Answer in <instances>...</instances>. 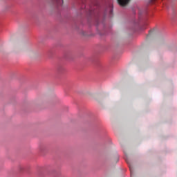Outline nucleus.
Listing matches in <instances>:
<instances>
[{
  "instance_id": "2",
  "label": "nucleus",
  "mask_w": 177,
  "mask_h": 177,
  "mask_svg": "<svg viewBox=\"0 0 177 177\" xmlns=\"http://www.w3.org/2000/svg\"><path fill=\"white\" fill-rule=\"evenodd\" d=\"M130 1L131 0H118V3H119L120 6H127Z\"/></svg>"
},
{
  "instance_id": "5",
  "label": "nucleus",
  "mask_w": 177,
  "mask_h": 177,
  "mask_svg": "<svg viewBox=\"0 0 177 177\" xmlns=\"http://www.w3.org/2000/svg\"><path fill=\"white\" fill-rule=\"evenodd\" d=\"M129 168H130L131 176H132V171H133V169H132V167H129Z\"/></svg>"
},
{
  "instance_id": "3",
  "label": "nucleus",
  "mask_w": 177,
  "mask_h": 177,
  "mask_svg": "<svg viewBox=\"0 0 177 177\" xmlns=\"http://www.w3.org/2000/svg\"><path fill=\"white\" fill-rule=\"evenodd\" d=\"M54 3H56L58 6L63 5V0H52Z\"/></svg>"
},
{
  "instance_id": "1",
  "label": "nucleus",
  "mask_w": 177,
  "mask_h": 177,
  "mask_svg": "<svg viewBox=\"0 0 177 177\" xmlns=\"http://www.w3.org/2000/svg\"><path fill=\"white\" fill-rule=\"evenodd\" d=\"M21 50V47L18 44H15L12 46V52L15 53H19Z\"/></svg>"
},
{
  "instance_id": "4",
  "label": "nucleus",
  "mask_w": 177,
  "mask_h": 177,
  "mask_svg": "<svg viewBox=\"0 0 177 177\" xmlns=\"http://www.w3.org/2000/svg\"><path fill=\"white\" fill-rule=\"evenodd\" d=\"M109 10L110 15H111V13H113V8H111V5L109 6Z\"/></svg>"
}]
</instances>
